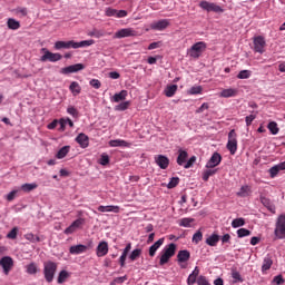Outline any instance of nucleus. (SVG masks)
Returning a JSON list of instances; mask_svg holds the SVG:
<instances>
[{"label": "nucleus", "mask_w": 285, "mask_h": 285, "mask_svg": "<svg viewBox=\"0 0 285 285\" xmlns=\"http://www.w3.org/2000/svg\"><path fill=\"white\" fill-rule=\"evenodd\" d=\"M89 85L91 86V88H95L96 90H99V88H101V81H99V79H91L89 81Z\"/></svg>", "instance_id": "obj_52"}, {"label": "nucleus", "mask_w": 285, "mask_h": 285, "mask_svg": "<svg viewBox=\"0 0 285 285\" xmlns=\"http://www.w3.org/2000/svg\"><path fill=\"white\" fill-rule=\"evenodd\" d=\"M126 37H137V31L132 28H125L115 33V39H125Z\"/></svg>", "instance_id": "obj_11"}, {"label": "nucleus", "mask_w": 285, "mask_h": 285, "mask_svg": "<svg viewBox=\"0 0 285 285\" xmlns=\"http://www.w3.org/2000/svg\"><path fill=\"white\" fill-rule=\"evenodd\" d=\"M68 277H70V273H68V271H66V269H62V271H60V273L58 275L57 282L59 284H63L66 282V279H68Z\"/></svg>", "instance_id": "obj_35"}, {"label": "nucleus", "mask_w": 285, "mask_h": 285, "mask_svg": "<svg viewBox=\"0 0 285 285\" xmlns=\"http://www.w3.org/2000/svg\"><path fill=\"white\" fill-rule=\"evenodd\" d=\"M106 16L107 17H116V19H124L125 17H128V11L107 8Z\"/></svg>", "instance_id": "obj_12"}, {"label": "nucleus", "mask_w": 285, "mask_h": 285, "mask_svg": "<svg viewBox=\"0 0 285 285\" xmlns=\"http://www.w3.org/2000/svg\"><path fill=\"white\" fill-rule=\"evenodd\" d=\"M232 277L234 282H244V278H242V274H239V272L237 271L232 272Z\"/></svg>", "instance_id": "obj_53"}, {"label": "nucleus", "mask_w": 285, "mask_h": 285, "mask_svg": "<svg viewBox=\"0 0 285 285\" xmlns=\"http://www.w3.org/2000/svg\"><path fill=\"white\" fill-rule=\"evenodd\" d=\"M175 253H177V245L175 243L167 245L161 250L160 261H159L160 266H165V264H168L171 257H175Z\"/></svg>", "instance_id": "obj_3"}, {"label": "nucleus", "mask_w": 285, "mask_h": 285, "mask_svg": "<svg viewBox=\"0 0 285 285\" xmlns=\"http://www.w3.org/2000/svg\"><path fill=\"white\" fill-rule=\"evenodd\" d=\"M79 70H83V65L76 63L61 69L62 75H70L72 72H79Z\"/></svg>", "instance_id": "obj_20"}, {"label": "nucleus", "mask_w": 285, "mask_h": 285, "mask_svg": "<svg viewBox=\"0 0 285 285\" xmlns=\"http://www.w3.org/2000/svg\"><path fill=\"white\" fill-rule=\"evenodd\" d=\"M195 219L193 218H183L180 219L179 226H184V228H190V224H193Z\"/></svg>", "instance_id": "obj_44"}, {"label": "nucleus", "mask_w": 285, "mask_h": 285, "mask_svg": "<svg viewBox=\"0 0 285 285\" xmlns=\"http://www.w3.org/2000/svg\"><path fill=\"white\" fill-rule=\"evenodd\" d=\"M273 284L282 285L284 284V277L282 275H277L273 278Z\"/></svg>", "instance_id": "obj_56"}, {"label": "nucleus", "mask_w": 285, "mask_h": 285, "mask_svg": "<svg viewBox=\"0 0 285 285\" xmlns=\"http://www.w3.org/2000/svg\"><path fill=\"white\" fill-rule=\"evenodd\" d=\"M271 266H273V258L271 257V255H267L263 261L262 273H266V271H271Z\"/></svg>", "instance_id": "obj_28"}, {"label": "nucleus", "mask_w": 285, "mask_h": 285, "mask_svg": "<svg viewBox=\"0 0 285 285\" xmlns=\"http://www.w3.org/2000/svg\"><path fill=\"white\" fill-rule=\"evenodd\" d=\"M267 128H268L269 132H272L273 135H277L279 132V127H277V122H275V121H271L267 125Z\"/></svg>", "instance_id": "obj_39"}, {"label": "nucleus", "mask_w": 285, "mask_h": 285, "mask_svg": "<svg viewBox=\"0 0 285 285\" xmlns=\"http://www.w3.org/2000/svg\"><path fill=\"white\" fill-rule=\"evenodd\" d=\"M24 239H27L28 242H31V244H37V243L41 242V237H39L32 233L26 234Z\"/></svg>", "instance_id": "obj_36"}, {"label": "nucleus", "mask_w": 285, "mask_h": 285, "mask_svg": "<svg viewBox=\"0 0 285 285\" xmlns=\"http://www.w3.org/2000/svg\"><path fill=\"white\" fill-rule=\"evenodd\" d=\"M168 26H170V21L168 19H161L156 22H153L150 24V28H151V30H158L161 32L163 30H166V28H168Z\"/></svg>", "instance_id": "obj_14"}, {"label": "nucleus", "mask_w": 285, "mask_h": 285, "mask_svg": "<svg viewBox=\"0 0 285 285\" xmlns=\"http://www.w3.org/2000/svg\"><path fill=\"white\" fill-rule=\"evenodd\" d=\"M186 159H188V151L184 149H179L178 157H177L178 166H184V164H186Z\"/></svg>", "instance_id": "obj_25"}, {"label": "nucleus", "mask_w": 285, "mask_h": 285, "mask_svg": "<svg viewBox=\"0 0 285 285\" xmlns=\"http://www.w3.org/2000/svg\"><path fill=\"white\" fill-rule=\"evenodd\" d=\"M19 235V227H13L8 234L7 239H17V236Z\"/></svg>", "instance_id": "obj_43"}, {"label": "nucleus", "mask_w": 285, "mask_h": 285, "mask_svg": "<svg viewBox=\"0 0 285 285\" xmlns=\"http://www.w3.org/2000/svg\"><path fill=\"white\" fill-rule=\"evenodd\" d=\"M239 90L235 88H228V89H223L219 94V97H223L224 99H228L230 97H237Z\"/></svg>", "instance_id": "obj_22"}, {"label": "nucleus", "mask_w": 285, "mask_h": 285, "mask_svg": "<svg viewBox=\"0 0 285 285\" xmlns=\"http://www.w3.org/2000/svg\"><path fill=\"white\" fill-rule=\"evenodd\" d=\"M98 212L99 213H121V207L117 206V205H100L98 206Z\"/></svg>", "instance_id": "obj_18"}, {"label": "nucleus", "mask_w": 285, "mask_h": 285, "mask_svg": "<svg viewBox=\"0 0 285 285\" xmlns=\"http://www.w3.org/2000/svg\"><path fill=\"white\" fill-rule=\"evenodd\" d=\"M97 257H106L108 255V243L102 240L98 244L96 248Z\"/></svg>", "instance_id": "obj_17"}, {"label": "nucleus", "mask_w": 285, "mask_h": 285, "mask_svg": "<svg viewBox=\"0 0 285 285\" xmlns=\"http://www.w3.org/2000/svg\"><path fill=\"white\" fill-rule=\"evenodd\" d=\"M155 161H156L157 166H159V168H161V170H166V168H168V166H170V159H168V157H166L164 155L156 156Z\"/></svg>", "instance_id": "obj_16"}, {"label": "nucleus", "mask_w": 285, "mask_h": 285, "mask_svg": "<svg viewBox=\"0 0 285 285\" xmlns=\"http://www.w3.org/2000/svg\"><path fill=\"white\" fill-rule=\"evenodd\" d=\"M255 119H257V116H255V115L246 116V118H245L246 126H250L253 124V121H255Z\"/></svg>", "instance_id": "obj_58"}, {"label": "nucleus", "mask_w": 285, "mask_h": 285, "mask_svg": "<svg viewBox=\"0 0 285 285\" xmlns=\"http://www.w3.org/2000/svg\"><path fill=\"white\" fill-rule=\"evenodd\" d=\"M99 164L100 166H108V164H110V157L106 154H102Z\"/></svg>", "instance_id": "obj_46"}, {"label": "nucleus", "mask_w": 285, "mask_h": 285, "mask_svg": "<svg viewBox=\"0 0 285 285\" xmlns=\"http://www.w3.org/2000/svg\"><path fill=\"white\" fill-rule=\"evenodd\" d=\"M197 277L193 276V274H189L188 278H187V285H194L197 284Z\"/></svg>", "instance_id": "obj_59"}, {"label": "nucleus", "mask_w": 285, "mask_h": 285, "mask_svg": "<svg viewBox=\"0 0 285 285\" xmlns=\"http://www.w3.org/2000/svg\"><path fill=\"white\" fill-rule=\"evenodd\" d=\"M252 75H253V72L250 70H242L237 75V79H250Z\"/></svg>", "instance_id": "obj_42"}, {"label": "nucleus", "mask_w": 285, "mask_h": 285, "mask_svg": "<svg viewBox=\"0 0 285 285\" xmlns=\"http://www.w3.org/2000/svg\"><path fill=\"white\" fill-rule=\"evenodd\" d=\"M214 175H217V169L214 168H207L203 171V181H208V179H210V177H213Z\"/></svg>", "instance_id": "obj_31"}, {"label": "nucleus", "mask_w": 285, "mask_h": 285, "mask_svg": "<svg viewBox=\"0 0 285 285\" xmlns=\"http://www.w3.org/2000/svg\"><path fill=\"white\" fill-rule=\"evenodd\" d=\"M205 243L207 246H217L219 244V235L213 234L212 236L207 237Z\"/></svg>", "instance_id": "obj_30"}, {"label": "nucleus", "mask_w": 285, "mask_h": 285, "mask_svg": "<svg viewBox=\"0 0 285 285\" xmlns=\"http://www.w3.org/2000/svg\"><path fill=\"white\" fill-rule=\"evenodd\" d=\"M7 26L9 30H19L21 28V23L13 18L8 19Z\"/></svg>", "instance_id": "obj_32"}, {"label": "nucleus", "mask_w": 285, "mask_h": 285, "mask_svg": "<svg viewBox=\"0 0 285 285\" xmlns=\"http://www.w3.org/2000/svg\"><path fill=\"white\" fill-rule=\"evenodd\" d=\"M274 233L277 239H285V215L278 217Z\"/></svg>", "instance_id": "obj_7"}, {"label": "nucleus", "mask_w": 285, "mask_h": 285, "mask_svg": "<svg viewBox=\"0 0 285 285\" xmlns=\"http://www.w3.org/2000/svg\"><path fill=\"white\" fill-rule=\"evenodd\" d=\"M130 107V101H124V102H120L117 107H116V110H128V108Z\"/></svg>", "instance_id": "obj_51"}, {"label": "nucleus", "mask_w": 285, "mask_h": 285, "mask_svg": "<svg viewBox=\"0 0 285 285\" xmlns=\"http://www.w3.org/2000/svg\"><path fill=\"white\" fill-rule=\"evenodd\" d=\"M140 256H141V249H134V250L131 252V254L129 255V259H130L131 262H135V261H137L138 257H140Z\"/></svg>", "instance_id": "obj_45"}, {"label": "nucleus", "mask_w": 285, "mask_h": 285, "mask_svg": "<svg viewBox=\"0 0 285 285\" xmlns=\"http://www.w3.org/2000/svg\"><path fill=\"white\" fill-rule=\"evenodd\" d=\"M109 146L111 148H128L130 144L126 140L116 139V140H110Z\"/></svg>", "instance_id": "obj_24"}, {"label": "nucleus", "mask_w": 285, "mask_h": 285, "mask_svg": "<svg viewBox=\"0 0 285 285\" xmlns=\"http://www.w3.org/2000/svg\"><path fill=\"white\" fill-rule=\"evenodd\" d=\"M226 148L229 150L230 155H235V153H237V132L235 129H232L228 134Z\"/></svg>", "instance_id": "obj_5"}, {"label": "nucleus", "mask_w": 285, "mask_h": 285, "mask_svg": "<svg viewBox=\"0 0 285 285\" xmlns=\"http://www.w3.org/2000/svg\"><path fill=\"white\" fill-rule=\"evenodd\" d=\"M88 250V246L86 245H73L69 248L70 255H81Z\"/></svg>", "instance_id": "obj_21"}, {"label": "nucleus", "mask_w": 285, "mask_h": 285, "mask_svg": "<svg viewBox=\"0 0 285 285\" xmlns=\"http://www.w3.org/2000/svg\"><path fill=\"white\" fill-rule=\"evenodd\" d=\"M179 185V178L178 177H173L167 185V188H176Z\"/></svg>", "instance_id": "obj_48"}, {"label": "nucleus", "mask_w": 285, "mask_h": 285, "mask_svg": "<svg viewBox=\"0 0 285 285\" xmlns=\"http://www.w3.org/2000/svg\"><path fill=\"white\" fill-rule=\"evenodd\" d=\"M0 266L2 267L4 275H10V272L14 266V261L10 256H3L0 259Z\"/></svg>", "instance_id": "obj_8"}, {"label": "nucleus", "mask_w": 285, "mask_h": 285, "mask_svg": "<svg viewBox=\"0 0 285 285\" xmlns=\"http://www.w3.org/2000/svg\"><path fill=\"white\" fill-rule=\"evenodd\" d=\"M127 279H128V276L125 275V276L116 277V278H115V282H116L117 284H124V282H126Z\"/></svg>", "instance_id": "obj_61"}, {"label": "nucleus", "mask_w": 285, "mask_h": 285, "mask_svg": "<svg viewBox=\"0 0 285 285\" xmlns=\"http://www.w3.org/2000/svg\"><path fill=\"white\" fill-rule=\"evenodd\" d=\"M203 90L202 86H194L187 91V95H202Z\"/></svg>", "instance_id": "obj_41"}, {"label": "nucleus", "mask_w": 285, "mask_h": 285, "mask_svg": "<svg viewBox=\"0 0 285 285\" xmlns=\"http://www.w3.org/2000/svg\"><path fill=\"white\" fill-rule=\"evenodd\" d=\"M86 220L83 218L76 219L69 227L65 229L66 235H72L77 228H81L82 224H85Z\"/></svg>", "instance_id": "obj_15"}, {"label": "nucleus", "mask_w": 285, "mask_h": 285, "mask_svg": "<svg viewBox=\"0 0 285 285\" xmlns=\"http://www.w3.org/2000/svg\"><path fill=\"white\" fill-rule=\"evenodd\" d=\"M90 46H95V40H82L80 42H75V40L69 41H57L55 43L56 50H70V48H73V50H77L79 48H88Z\"/></svg>", "instance_id": "obj_1"}, {"label": "nucleus", "mask_w": 285, "mask_h": 285, "mask_svg": "<svg viewBox=\"0 0 285 285\" xmlns=\"http://www.w3.org/2000/svg\"><path fill=\"white\" fill-rule=\"evenodd\" d=\"M67 112L68 115H72L73 117H79V111L75 107H68Z\"/></svg>", "instance_id": "obj_57"}, {"label": "nucleus", "mask_w": 285, "mask_h": 285, "mask_svg": "<svg viewBox=\"0 0 285 285\" xmlns=\"http://www.w3.org/2000/svg\"><path fill=\"white\" fill-rule=\"evenodd\" d=\"M208 108H210L209 105H208V102H204V104L196 110V112H197L198 115H200L202 112H204V110H208Z\"/></svg>", "instance_id": "obj_60"}, {"label": "nucleus", "mask_w": 285, "mask_h": 285, "mask_svg": "<svg viewBox=\"0 0 285 285\" xmlns=\"http://www.w3.org/2000/svg\"><path fill=\"white\" fill-rule=\"evenodd\" d=\"M175 92H177V85L167 86L165 89L166 97H175Z\"/></svg>", "instance_id": "obj_38"}, {"label": "nucleus", "mask_w": 285, "mask_h": 285, "mask_svg": "<svg viewBox=\"0 0 285 285\" xmlns=\"http://www.w3.org/2000/svg\"><path fill=\"white\" fill-rule=\"evenodd\" d=\"M57 268L59 265L52 261H47L43 263V275L48 284H52L55 281V275H57Z\"/></svg>", "instance_id": "obj_2"}, {"label": "nucleus", "mask_w": 285, "mask_h": 285, "mask_svg": "<svg viewBox=\"0 0 285 285\" xmlns=\"http://www.w3.org/2000/svg\"><path fill=\"white\" fill-rule=\"evenodd\" d=\"M26 273L28 275H37V273H39V266L37 263L31 262L30 264L26 265Z\"/></svg>", "instance_id": "obj_26"}, {"label": "nucleus", "mask_w": 285, "mask_h": 285, "mask_svg": "<svg viewBox=\"0 0 285 285\" xmlns=\"http://www.w3.org/2000/svg\"><path fill=\"white\" fill-rule=\"evenodd\" d=\"M237 197H248L250 195V186L244 185L236 193Z\"/></svg>", "instance_id": "obj_33"}, {"label": "nucleus", "mask_w": 285, "mask_h": 285, "mask_svg": "<svg viewBox=\"0 0 285 285\" xmlns=\"http://www.w3.org/2000/svg\"><path fill=\"white\" fill-rule=\"evenodd\" d=\"M206 50V42L199 41L194 43L190 49H188L187 55L191 59H199L202 57V53Z\"/></svg>", "instance_id": "obj_4"}, {"label": "nucleus", "mask_w": 285, "mask_h": 285, "mask_svg": "<svg viewBox=\"0 0 285 285\" xmlns=\"http://www.w3.org/2000/svg\"><path fill=\"white\" fill-rule=\"evenodd\" d=\"M14 197H17V190H12L11 193H9L7 195V200L12 202V199H14Z\"/></svg>", "instance_id": "obj_63"}, {"label": "nucleus", "mask_w": 285, "mask_h": 285, "mask_svg": "<svg viewBox=\"0 0 285 285\" xmlns=\"http://www.w3.org/2000/svg\"><path fill=\"white\" fill-rule=\"evenodd\" d=\"M159 46H161V42H151L148 46V50H156V48H159Z\"/></svg>", "instance_id": "obj_64"}, {"label": "nucleus", "mask_w": 285, "mask_h": 285, "mask_svg": "<svg viewBox=\"0 0 285 285\" xmlns=\"http://www.w3.org/2000/svg\"><path fill=\"white\" fill-rule=\"evenodd\" d=\"M202 239H204V234H202V232H196L193 236L194 244H199Z\"/></svg>", "instance_id": "obj_50"}, {"label": "nucleus", "mask_w": 285, "mask_h": 285, "mask_svg": "<svg viewBox=\"0 0 285 285\" xmlns=\"http://www.w3.org/2000/svg\"><path fill=\"white\" fill-rule=\"evenodd\" d=\"M39 185H37V183H32V184H23L21 185V190H23V193H31V190H36V188H38Z\"/></svg>", "instance_id": "obj_37"}, {"label": "nucleus", "mask_w": 285, "mask_h": 285, "mask_svg": "<svg viewBox=\"0 0 285 285\" xmlns=\"http://www.w3.org/2000/svg\"><path fill=\"white\" fill-rule=\"evenodd\" d=\"M188 259H190V252H188L187 249H183V250L178 252L177 262L179 264H184V263L188 262Z\"/></svg>", "instance_id": "obj_23"}, {"label": "nucleus", "mask_w": 285, "mask_h": 285, "mask_svg": "<svg viewBox=\"0 0 285 285\" xmlns=\"http://www.w3.org/2000/svg\"><path fill=\"white\" fill-rule=\"evenodd\" d=\"M219 164H222V155L219 153H214L207 161L205 168H217Z\"/></svg>", "instance_id": "obj_13"}, {"label": "nucleus", "mask_w": 285, "mask_h": 285, "mask_svg": "<svg viewBox=\"0 0 285 285\" xmlns=\"http://www.w3.org/2000/svg\"><path fill=\"white\" fill-rule=\"evenodd\" d=\"M69 90L73 95V97H77V95H81V86L77 81H72L70 83Z\"/></svg>", "instance_id": "obj_29"}, {"label": "nucleus", "mask_w": 285, "mask_h": 285, "mask_svg": "<svg viewBox=\"0 0 285 285\" xmlns=\"http://www.w3.org/2000/svg\"><path fill=\"white\" fill-rule=\"evenodd\" d=\"M68 153H70V146H63L62 148L59 149L56 157L57 159H63L66 155H68Z\"/></svg>", "instance_id": "obj_34"}, {"label": "nucleus", "mask_w": 285, "mask_h": 285, "mask_svg": "<svg viewBox=\"0 0 285 285\" xmlns=\"http://www.w3.org/2000/svg\"><path fill=\"white\" fill-rule=\"evenodd\" d=\"M195 161H197V157L196 156H191L187 163L184 165V168L188 169V168H193V166H195Z\"/></svg>", "instance_id": "obj_49"}, {"label": "nucleus", "mask_w": 285, "mask_h": 285, "mask_svg": "<svg viewBox=\"0 0 285 285\" xmlns=\"http://www.w3.org/2000/svg\"><path fill=\"white\" fill-rule=\"evenodd\" d=\"M249 235H250V230H248V229H246V228H239V229L237 230V236H238L239 238H242V237H249Z\"/></svg>", "instance_id": "obj_47"}, {"label": "nucleus", "mask_w": 285, "mask_h": 285, "mask_svg": "<svg viewBox=\"0 0 285 285\" xmlns=\"http://www.w3.org/2000/svg\"><path fill=\"white\" fill-rule=\"evenodd\" d=\"M199 7L203 10H206L207 12H218V13L224 12V9L219 4L208 2V1H202L199 3Z\"/></svg>", "instance_id": "obj_9"}, {"label": "nucleus", "mask_w": 285, "mask_h": 285, "mask_svg": "<svg viewBox=\"0 0 285 285\" xmlns=\"http://www.w3.org/2000/svg\"><path fill=\"white\" fill-rule=\"evenodd\" d=\"M266 48V39L264 37L258 36L254 38V50L259 55H264Z\"/></svg>", "instance_id": "obj_10"}, {"label": "nucleus", "mask_w": 285, "mask_h": 285, "mask_svg": "<svg viewBox=\"0 0 285 285\" xmlns=\"http://www.w3.org/2000/svg\"><path fill=\"white\" fill-rule=\"evenodd\" d=\"M43 56H41L40 61L46 62V61H51V63H55L57 61H61L63 59V56L61 53H52L48 49L42 48Z\"/></svg>", "instance_id": "obj_6"}, {"label": "nucleus", "mask_w": 285, "mask_h": 285, "mask_svg": "<svg viewBox=\"0 0 285 285\" xmlns=\"http://www.w3.org/2000/svg\"><path fill=\"white\" fill-rule=\"evenodd\" d=\"M269 175L272 179H275L279 175V169H277L276 165L269 169Z\"/></svg>", "instance_id": "obj_55"}, {"label": "nucleus", "mask_w": 285, "mask_h": 285, "mask_svg": "<svg viewBox=\"0 0 285 285\" xmlns=\"http://www.w3.org/2000/svg\"><path fill=\"white\" fill-rule=\"evenodd\" d=\"M127 97H128V91L121 90L120 92L114 95L112 101H115V104H119V101H126Z\"/></svg>", "instance_id": "obj_27"}, {"label": "nucleus", "mask_w": 285, "mask_h": 285, "mask_svg": "<svg viewBox=\"0 0 285 285\" xmlns=\"http://www.w3.org/2000/svg\"><path fill=\"white\" fill-rule=\"evenodd\" d=\"M164 242H165V238L158 239V240L154 244V246L156 247V249L159 250V248H161V246H164Z\"/></svg>", "instance_id": "obj_62"}, {"label": "nucleus", "mask_w": 285, "mask_h": 285, "mask_svg": "<svg viewBox=\"0 0 285 285\" xmlns=\"http://www.w3.org/2000/svg\"><path fill=\"white\" fill-rule=\"evenodd\" d=\"M197 284L198 285H210V283L208 282L206 276H202V275L197 278Z\"/></svg>", "instance_id": "obj_54"}, {"label": "nucleus", "mask_w": 285, "mask_h": 285, "mask_svg": "<svg viewBox=\"0 0 285 285\" xmlns=\"http://www.w3.org/2000/svg\"><path fill=\"white\" fill-rule=\"evenodd\" d=\"M76 141L79 144L80 148H88V146H90V138L83 132L76 137Z\"/></svg>", "instance_id": "obj_19"}, {"label": "nucleus", "mask_w": 285, "mask_h": 285, "mask_svg": "<svg viewBox=\"0 0 285 285\" xmlns=\"http://www.w3.org/2000/svg\"><path fill=\"white\" fill-rule=\"evenodd\" d=\"M245 225H246V220L244 218H235L232 222V227L233 228H239V227L245 226Z\"/></svg>", "instance_id": "obj_40"}]
</instances>
